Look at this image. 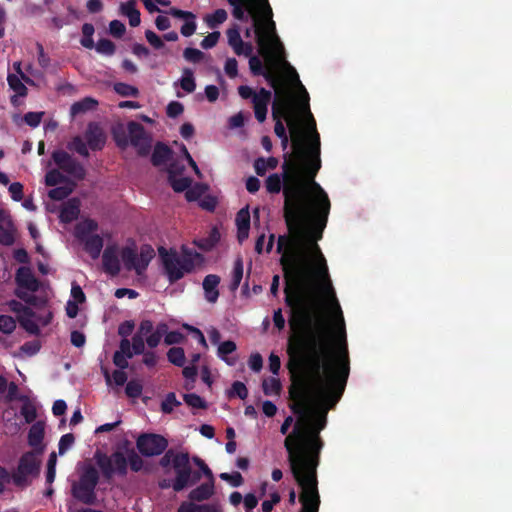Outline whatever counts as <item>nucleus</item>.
Masks as SVG:
<instances>
[{
	"instance_id": "ea45409f",
	"label": "nucleus",
	"mask_w": 512,
	"mask_h": 512,
	"mask_svg": "<svg viewBox=\"0 0 512 512\" xmlns=\"http://www.w3.org/2000/svg\"><path fill=\"white\" fill-rule=\"evenodd\" d=\"M263 392L265 395H278L281 391V382L279 379L271 377L263 380Z\"/></svg>"
},
{
	"instance_id": "13d9d810",
	"label": "nucleus",
	"mask_w": 512,
	"mask_h": 512,
	"mask_svg": "<svg viewBox=\"0 0 512 512\" xmlns=\"http://www.w3.org/2000/svg\"><path fill=\"white\" fill-rule=\"evenodd\" d=\"M184 58L192 63H198L203 60L204 53L199 49L188 47L183 52Z\"/></svg>"
},
{
	"instance_id": "e433bc0d",
	"label": "nucleus",
	"mask_w": 512,
	"mask_h": 512,
	"mask_svg": "<svg viewBox=\"0 0 512 512\" xmlns=\"http://www.w3.org/2000/svg\"><path fill=\"white\" fill-rule=\"evenodd\" d=\"M227 12L224 9H217L212 14H209L205 17V22L207 25L214 29L218 25L222 24L227 19Z\"/></svg>"
},
{
	"instance_id": "0eeeda50",
	"label": "nucleus",
	"mask_w": 512,
	"mask_h": 512,
	"mask_svg": "<svg viewBox=\"0 0 512 512\" xmlns=\"http://www.w3.org/2000/svg\"><path fill=\"white\" fill-rule=\"evenodd\" d=\"M39 472L40 460L34 452H26L20 457L17 470L12 475L5 467L0 466V494L4 492L6 484L11 480L17 487H24L28 484L27 477H36Z\"/></svg>"
},
{
	"instance_id": "5fc2aeb1",
	"label": "nucleus",
	"mask_w": 512,
	"mask_h": 512,
	"mask_svg": "<svg viewBox=\"0 0 512 512\" xmlns=\"http://www.w3.org/2000/svg\"><path fill=\"white\" fill-rule=\"evenodd\" d=\"M41 349V343L39 340H32V341H27L25 342L21 347H20V352H22L24 355L26 356H34L35 354H37Z\"/></svg>"
},
{
	"instance_id": "f03ea898",
	"label": "nucleus",
	"mask_w": 512,
	"mask_h": 512,
	"mask_svg": "<svg viewBox=\"0 0 512 512\" xmlns=\"http://www.w3.org/2000/svg\"><path fill=\"white\" fill-rule=\"evenodd\" d=\"M309 116L312 137L308 150L283 155V210L289 234L278 237L276 249L285 271V304L294 318L303 320L308 319L309 306H315L312 288L325 293L334 306L337 299L327 261L318 245L331 204L327 193L315 181L321 168V143L311 112Z\"/></svg>"
},
{
	"instance_id": "c03bdc74",
	"label": "nucleus",
	"mask_w": 512,
	"mask_h": 512,
	"mask_svg": "<svg viewBox=\"0 0 512 512\" xmlns=\"http://www.w3.org/2000/svg\"><path fill=\"white\" fill-rule=\"evenodd\" d=\"M94 47L98 53L107 56H112L116 51L115 44L111 40L106 38L98 40L97 44Z\"/></svg>"
},
{
	"instance_id": "a18cd8bd",
	"label": "nucleus",
	"mask_w": 512,
	"mask_h": 512,
	"mask_svg": "<svg viewBox=\"0 0 512 512\" xmlns=\"http://www.w3.org/2000/svg\"><path fill=\"white\" fill-rule=\"evenodd\" d=\"M34 316L28 315H19L18 321L20 325L30 334L38 335L40 333V329L38 325L32 320Z\"/></svg>"
},
{
	"instance_id": "a19ab883",
	"label": "nucleus",
	"mask_w": 512,
	"mask_h": 512,
	"mask_svg": "<svg viewBox=\"0 0 512 512\" xmlns=\"http://www.w3.org/2000/svg\"><path fill=\"white\" fill-rule=\"evenodd\" d=\"M94 26L91 23H85L82 26V34L83 37L80 40V43L83 47L87 49L94 48L95 44L93 41V34H94Z\"/></svg>"
},
{
	"instance_id": "5701e85b",
	"label": "nucleus",
	"mask_w": 512,
	"mask_h": 512,
	"mask_svg": "<svg viewBox=\"0 0 512 512\" xmlns=\"http://www.w3.org/2000/svg\"><path fill=\"white\" fill-rule=\"evenodd\" d=\"M80 241L84 244L85 251L92 259H97L100 256L104 245L103 238L100 235L93 234Z\"/></svg>"
},
{
	"instance_id": "9d476101",
	"label": "nucleus",
	"mask_w": 512,
	"mask_h": 512,
	"mask_svg": "<svg viewBox=\"0 0 512 512\" xmlns=\"http://www.w3.org/2000/svg\"><path fill=\"white\" fill-rule=\"evenodd\" d=\"M172 467L176 475L172 480V489L175 492L196 484L201 478L200 472L192 470L188 453H177L172 459Z\"/></svg>"
},
{
	"instance_id": "72a5a7b5",
	"label": "nucleus",
	"mask_w": 512,
	"mask_h": 512,
	"mask_svg": "<svg viewBox=\"0 0 512 512\" xmlns=\"http://www.w3.org/2000/svg\"><path fill=\"white\" fill-rule=\"evenodd\" d=\"M7 82L9 87L16 93L17 96L25 97L28 93V89L23 83L21 77L16 74H8Z\"/></svg>"
},
{
	"instance_id": "6e6552de",
	"label": "nucleus",
	"mask_w": 512,
	"mask_h": 512,
	"mask_svg": "<svg viewBox=\"0 0 512 512\" xmlns=\"http://www.w3.org/2000/svg\"><path fill=\"white\" fill-rule=\"evenodd\" d=\"M99 483L98 470L93 465H86L79 477L71 487L72 496L86 505H94L97 501L96 487Z\"/></svg>"
},
{
	"instance_id": "4c0bfd02",
	"label": "nucleus",
	"mask_w": 512,
	"mask_h": 512,
	"mask_svg": "<svg viewBox=\"0 0 512 512\" xmlns=\"http://www.w3.org/2000/svg\"><path fill=\"white\" fill-rule=\"evenodd\" d=\"M167 358L175 366L183 367L185 364V352L181 347H172L167 352Z\"/></svg>"
},
{
	"instance_id": "bf43d9fd",
	"label": "nucleus",
	"mask_w": 512,
	"mask_h": 512,
	"mask_svg": "<svg viewBox=\"0 0 512 512\" xmlns=\"http://www.w3.org/2000/svg\"><path fill=\"white\" fill-rule=\"evenodd\" d=\"M14 241L15 237L13 230L0 224V244L10 246Z\"/></svg>"
},
{
	"instance_id": "dca6fc26",
	"label": "nucleus",
	"mask_w": 512,
	"mask_h": 512,
	"mask_svg": "<svg viewBox=\"0 0 512 512\" xmlns=\"http://www.w3.org/2000/svg\"><path fill=\"white\" fill-rule=\"evenodd\" d=\"M85 139L88 147L93 151L102 150L106 143V135L98 123L91 122L88 124Z\"/></svg>"
},
{
	"instance_id": "b1692460",
	"label": "nucleus",
	"mask_w": 512,
	"mask_h": 512,
	"mask_svg": "<svg viewBox=\"0 0 512 512\" xmlns=\"http://www.w3.org/2000/svg\"><path fill=\"white\" fill-rule=\"evenodd\" d=\"M214 493V479H209L208 482L202 483L189 493V498L192 501H204L209 499Z\"/></svg>"
},
{
	"instance_id": "393cba45",
	"label": "nucleus",
	"mask_w": 512,
	"mask_h": 512,
	"mask_svg": "<svg viewBox=\"0 0 512 512\" xmlns=\"http://www.w3.org/2000/svg\"><path fill=\"white\" fill-rule=\"evenodd\" d=\"M172 150L164 143H156L151 155V162L154 166L158 167L165 164L171 157Z\"/></svg>"
},
{
	"instance_id": "09e8293b",
	"label": "nucleus",
	"mask_w": 512,
	"mask_h": 512,
	"mask_svg": "<svg viewBox=\"0 0 512 512\" xmlns=\"http://www.w3.org/2000/svg\"><path fill=\"white\" fill-rule=\"evenodd\" d=\"M9 309L16 313L18 316L19 315H28V316H34L35 313L34 311L23 305L20 301H17V300H10L8 303H7Z\"/></svg>"
},
{
	"instance_id": "ddd939ff",
	"label": "nucleus",
	"mask_w": 512,
	"mask_h": 512,
	"mask_svg": "<svg viewBox=\"0 0 512 512\" xmlns=\"http://www.w3.org/2000/svg\"><path fill=\"white\" fill-rule=\"evenodd\" d=\"M54 163L76 180H84L86 170L84 166L64 150H55L51 155Z\"/></svg>"
},
{
	"instance_id": "c756f323",
	"label": "nucleus",
	"mask_w": 512,
	"mask_h": 512,
	"mask_svg": "<svg viewBox=\"0 0 512 512\" xmlns=\"http://www.w3.org/2000/svg\"><path fill=\"white\" fill-rule=\"evenodd\" d=\"M79 212L78 201L76 199H71L61 209L60 217L62 221L70 222L78 217Z\"/></svg>"
},
{
	"instance_id": "1a4fd4ad",
	"label": "nucleus",
	"mask_w": 512,
	"mask_h": 512,
	"mask_svg": "<svg viewBox=\"0 0 512 512\" xmlns=\"http://www.w3.org/2000/svg\"><path fill=\"white\" fill-rule=\"evenodd\" d=\"M128 136L115 135V142L118 147L124 149L130 143L137 151L139 156H147L152 148V138L146 132L144 126L136 121H130L127 125Z\"/></svg>"
},
{
	"instance_id": "052dcab7",
	"label": "nucleus",
	"mask_w": 512,
	"mask_h": 512,
	"mask_svg": "<svg viewBox=\"0 0 512 512\" xmlns=\"http://www.w3.org/2000/svg\"><path fill=\"white\" fill-rule=\"evenodd\" d=\"M220 478L224 481L229 482L233 487L241 486L244 481L242 475L237 471L232 473H221Z\"/></svg>"
},
{
	"instance_id": "2f4dec72",
	"label": "nucleus",
	"mask_w": 512,
	"mask_h": 512,
	"mask_svg": "<svg viewBox=\"0 0 512 512\" xmlns=\"http://www.w3.org/2000/svg\"><path fill=\"white\" fill-rule=\"evenodd\" d=\"M243 278V260L238 256L234 261V267L232 271V279L230 283V290L235 291L238 289L241 280Z\"/></svg>"
},
{
	"instance_id": "49530a36",
	"label": "nucleus",
	"mask_w": 512,
	"mask_h": 512,
	"mask_svg": "<svg viewBox=\"0 0 512 512\" xmlns=\"http://www.w3.org/2000/svg\"><path fill=\"white\" fill-rule=\"evenodd\" d=\"M65 181L67 178L58 169H52L45 175V184L49 187H54Z\"/></svg>"
},
{
	"instance_id": "69168bd1",
	"label": "nucleus",
	"mask_w": 512,
	"mask_h": 512,
	"mask_svg": "<svg viewBox=\"0 0 512 512\" xmlns=\"http://www.w3.org/2000/svg\"><path fill=\"white\" fill-rule=\"evenodd\" d=\"M109 31L113 37L121 38L126 31V27L121 21L112 20L109 23Z\"/></svg>"
},
{
	"instance_id": "473e14b6",
	"label": "nucleus",
	"mask_w": 512,
	"mask_h": 512,
	"mask_svg": "<svg viewBox=\"0 0 512 512\" xmlns=\"http://www.w3.org/2000/svg\"><path fill=\"white\" fill-rule=\"evenodd\" d=\"M155 255V252L153 248L149 245H144L141 247L140 254H138V261H139V270L141 271V274L143 275L150 263V261L153 259Z\"/></svg>"
},
{
	"instance_id": "6e6d98bb",
	"label": "nucleus",
	"mask_w": 512,
	"mask_h": 512,
	"mask_svg": "<svg viewBox=\"0 0 512 512\" xmlns=\"http://www.w3.org/2000/svg\"><path fill=\"white\" fill-rule=\"evenodd\" d=\"M237 396L241 400H244L248 396V390L245 384L241 381H235L229 391V397Z\"/></svg>"
},
{
	"instance_id": "de8ad7c7",
	"label": "nucleus",
	"mask_w": 512,
	"mask_h": 512,
	"mask_svg": "<svg viewBox=\"0 0 512 512\" xmlns=\"http://www.w3.org/2000/svg\"><path fill=\"white\" fill-rule=\"evenodd\" d=\"M183 399H184L185 403L192 408H196V409H206L207 408V404H206L205 400L195 393L184 394Z\"/></svg>"
},
{
	"instance_id": "4d7b16f0",
	"label": "nucleus",
	"mask_w": 512,
	"mask_h": 512,
	"mask_svg": "<svg viewBox=\"0 0 512 512\" xmlns=\"http://www.w3.org/2000/svg\"><path fill=\"white\" fill-rule=\"evenodd\" d=\"M16 328V322L13 317L0 315V331L4 334H11Z\"/></svg>"
},
{
	"instance_id": "f704fd0d",
	"label": "nucleus",
	"mask_w": 512,
	"mask_h": 512,
	"mask_svg": "<svg viewBox=\"0 0 512 512\" xmlns=\"http://www.w3.org/2000/svg\"><path fill=\"white\" fill-rule=\"evenodd\" d=\"M266 189L269 193L277 194L281 191L282 186L284 187V179L283 174L279 175L277 173L271 174L265 181Z\"/></svg>"
},
{
	"instance_id": "603ef678",
	"label": "nucleus",
	"mask_w": 512,
	"mask_h": 512,
	"mask_svg": "<svg viewBox=\"0 0 512 512\" xmlns=\"http://www.w3.org/2000/svg\"><path fill=\"white\" fill-rule=\"evenodd\" d=\"M236 348L237 347L234 341L227 340L219 344L217 354L221 359L229 363L226 356L233 353Z\"/></svg>"
},
{
	"instance_id": "2eb2a0df",
	"label": "nucleus",
	"mask_w": 512,
	"mask_h": 512,
	"mask_svg": "<svg viewBox=\"0 0 512 512\" xmlns=\"http://www.w3.org/2000/svg\"><path fill=\"white\" fill-rule=\"evenodd\" d=\"M103 270L112 277L117 276L121 271L120 260L118 256V247L108 245L102 254Z\"/></svg>"
},
{
	"instance_id": "9b49d317",
	"label": "nucleus",
	"mask_w": 512,
	"mask_h": 512,
	"mask_svg": "<svg viewBox=\"0 0 512 512\" xmlns=\"http://www.w3.org/2000/svg\"><path fill=\"white\" fill-rule=\"evenodd\" d=\"M233 6L232 14L240 21H247L248 12L254 19L255 32L258 27L268 23V16L265 13V0H227Z\"/></svg>"
},
{
	"instance_id": "0e129e2a",
	"label": "nucleus",
	"mask_w": 512,
	"mask_h": 512,
	"mask_svg": "<svg viewBox=\"0 0 512 512\" xmlns=\"http://www.w3.org/2000/svg\"><path fill=\"white\" fill-rule=\"evenodd\" d=\"M184 111V106L178 101H171L166 108V114L170 118H176Z\"/></svg>"
},
{
	"instance_id": "7ed1b4c3",
	"label": "nucleus",
	"mask_w": 512,
	"mask_h": 512,
	"mask_svg": "<svg viewBox=\"0 0 512 512\" xmlns=\"http://www.w3.org/2000/svg\"><path fill=\"white\" fill-rule=\"evenodd\" d=\"M265 4V13L269 18L268 23L257 28L256 38L259 52L265 58L266 63L264 64L258 56H250V71L254 76H263L267 83L274 89L275 95H277V91H289V89L284 86L282 79L277 73L278 65L282 64L290 73L291 80L295 82L298 90L302 92L304 108L309 113L311 112L309 94L301 83L294 67L285 60L284 46L277 35L276 24L272 19V8L267 0H265Z\"/></svg>"
},
{
	"instance_id": "aec40b11",
	"label": "nucleus",
	"mask_w": 512,
	"mask_h": 512,
	"mask_svg": "<svg viewBox=\"0 0 512 512\" xmlns=\"http://www.w3.org/2000/svg\"><path fill=\"white\" fill-rule=\"evenodd\" d=\"M121 259L123 261L124 267L127 271H135L137 275L141 276V271L139 270V261H138V253L135 247L126 246L123 247L120 252Z\"/></svg>"
},
{
	"instance_id": "e2e57ef3",
	"label": "nucleus",
	"mask_w": 512,
	"mask_h": 512,
	"mask_svg": "<svg viewBox=\"0 0 512 512\" xmlns=\"http://www.w3.org/2000/svg\"><path fill=\"white\" fill-rule=\"evenodd\" d=\"M14 294L17 298L24 301L28 305L36 306L38 302V297L28 293V291H24L22 289H15Z\"/></svg>"
},
{
	"instance_id": "8fccbe9b",
	"label": "nucleus",
	"mask_w": 512,
	"mask_h": 512,
	"mask_svg": "<svg viewBox=\"0 0 512 512\" xmlns=\"http://www.w3.org/2000/svg\"><path fill=\"white\" fill-rule=\"evenodd\" d=\"M114 90L123 97H137L139 94L136 87L126 83H116Z\"/></svg>"
},
{
	"instance_id": "bb28decb",
	"label": "nucleus",
	"mask_w": 512,
	"mask_h": 512,
	"mask_svg": "<svg viewBox=\"0 0 512 512\" xmlns=\"http://www.w3.org/2000/svg\"><path fill=\"white\" fill-rule=\"evenodd\" d=\"M18 400L22 402L20 413L24 417L25 421L27 423L34 422L37 417V410L35 404L28 396L25 395L19 396Z\"/></svg>"
},
{
	"instance_id": "f257e3e1",
	"label": "nucleus",
	"mask_w": 512,
	"mask_h": 512,
	"mask_svg": "<svg viewBox=\"0 0 512 512\" xmlns=\"http://www.w3.org/2000/svg\"><path fill=\"white\" fill-rule=\"evenodd\" d=\"M337 327L332 330L322 318L314 317V306L308 308V319L293 317V331L288 339L287 369L291 376L289 405L298 416L292 432L284 440L288 463L297 484L302 488L301 512H318L317 468L324 442L320 432L326 427L327 412L344 394L350 374V358L343 313L335 299Z\"/></svg>"
},
{
	"instance_id": "4be33fe9",
	"label": "nucleus",
	"mask_w": 512,
	"mask_h": 512,
	"mask_svg": "<svg viewBox=\"0 0 512 512\" xmlns=\"http://www.w3.org/2000/svg\"><path fill=\"white\" fill-rule=\"evenodd\" d=\"M220 283V277L215 274L207 275L203 280V289L205 292V298L210 303H215L219 297V291L217 289Z\"/></svg>"
},
{
	"instance_id": "864d4df0",
	"label": "nucleus",
	"mask_w": 512,
	"mask_h": 512,
	"mask_svg": "<svg viewBox=\"0 0 512 512\" xmlns=\"http://www.w3.org/2000/svg\"><path fill=\"white\" fill-rule=\"evenodd\" d=\"M143 386L139 381L130 380L125 387V393L130 398H138L141 396Z\"/></svg>"
},
{
	"instance_id": "c9c22d12",
	"label": "nucleus",
	"mask_w": 512,
	"mask_h": 512,
	"mask_svg": "<svg viewBox=\"0 0 512 512\" xmlns=\"http://www.w3.org/2000/svg\"><path fill=\"white\" fill-rule=\"evenodd\" d=\"M69 150L75 151L84 158L89 157L88 144L80 136H75L67 145Z\"/></svg>"
},
{
	"instance_id": "423d86ee",
	"label": "nucleus",
	"mask_w": 512,
	"mask_h": 512,
	"mask_svg": "<svg viewBox=\"0 0 512 512\" xmlns=\"http://www.w3.org/2000/svg\"><path fill=\"white\" fill-rule=\"evenodd\" d=\"M158 254L163 266L164 272L171 284L182 279L185 274L191 273L195 268V260L202 261L203 257L198 252H192L189 249L183 250V255L171 248H158Z\"/></svg>"
},
{
	"instance_id": "7c9ffc66",
	"label": "nucleus",
	"mask_w": 512,
	"mask_h": 512,
	"mask_svg": "<svg viewBox=\"0 0 512 512\" xmlns=\"http://www.w3.org/2000/svg\"><path fill=\"white\" fill-rule=\"evenodd\" d=\"M278 166V159L269 157L268 159L258 158L255 160L254 168L259 176L265 175L268 169H275Z\"/></svg>"
},
{
	"instance_id": "79ce46f5",
	"label": "nucleus",
	"mask_w": 512,
	"mask_h": 512,
	"mask_svg": "<svg viewBox=\"0 0 512 512\" xmlns=\"http://www.w3.org/2000/svg\"><path fill=\"white\" fill-rule=\"evenodd\" d=\"M180 86L187 93H192L196 89L193 72L190 69H184L183 76L180 80Z\"/></svg>"
},
{
	"instance_id": "412c9836",
	"label": "nucleus",
	"mask_w": 512,
	"mask_h": 512,
	"mask_svg": "<svg viewBox=\"0 0 512 512\" xmlns=\"http://www.w3.org/2000/svg\"><path fill=\"white\" fill-rule=\"evenodd\" d=\"M168 183L172 189L177 192H186L190 187L192 180L189 177H177V170L174 164H171L168 168Z\"/></svg>"
},
{
	"instance_id": "39448f33",
	"label": "nucleus",
	"mask_w": 512,
	"mask_h": 512,
	"mask_svg": "<svg viewBox=\"0 0 512 512\" xmlns=\"http://www.w3.org/2000/svg\"><path fill=\"white\" fill-rule=\"evenodd\" d=\"M129 445L130 443L125 441L122 447H118L110 455L100 450L95 452V462L106 480L112 479L114 475L125 477L128 473V466L133 472L142 470L144 466L143 459Z\"/></svg>"
},
{
	"instance_id": "58836bf2",
	"label": "nucleus",
	"mask_w": 512,
	"mask_h": 512,
	"mask_svg": "<svg viewBox=\"0 0 512 512\" xmlns=\"http://www.w3.org/2000/svg\"><path fill=\"white\" fill-rule=\"evenodd\" d=\"M227 38L228 44L232 47L235 54L240 56L239 48L243 47V40L241 38L240 32L237 28H230L227 30Z\"/></svg>"
},
{
	"instance_id": "a878e982",
	"label": "nucleus",
	"mask_w": 512,
	"mask_h": 512,
	"mask_svg": "<svg viewBox=\"0 0 512 512\" xmlns=\"http://www.w3.org/2000/svg\"><path fill=\"white\" fill-rule=\"evenodd\" d=\"M98 106V101L92 97H85L80 101L72 104L70 108L71 116L75 117L80 114H84L88 111L95 110Z\"/></svg>"
},
{
	"instance_id": "4468645a",
	"label": "nucleus",
	"mask_w": 512,
	"mask_h": 512,
	"mask_svg": "<svg viewBox=\"0 0 512 512\" xmlns=\"http://www.w3.org/2000/svg\"><path fill=\"white\" fill-rule=\"evenodd\" d=\"M16 289H22L35 293L40 288V281L35 277L32 270L28 266H21L15 274Z\"/></svg>"
},
{
	"instance_id": "cd10ccee",
	"label": "nucleus",
	"mask_w": 512,
	"mask_h": 512,
	"mask_svg": "<svg viewBox=\"0 0 512 512\" xmlns=\"http://www.w3.org/2000/svg\"><path fill=\"white\" fill-rule=\"evenodd\" d=\"M44 439V428L40 423L33 424L28 432V443L34 448H39V453L43 451L42 442Z\"/></svg>"
},
{
	"instance_id": "f3484780",
	"label": "nucleus",
	"mask_w": 512,
	"mask_h": 512,
	"mask_svg": "<svg viewBox=\"0 0 512 512\" xmlns=\"http://www.w3.org/2000/svg\"><path fill=\"white\" fill-rule=\"evenodd\" d=\"M272 93L271 91L261 88L257 95H254L253 98V108L255 117L259 122H264L267 116V107L271 100Z\"/></svg>"
},
{
	"instance_id": "a211bd4d",
	"label": "nucleus",
	"mask_w": 512,
	"mask_h": 512,
	"mask_svg": "<svg viewBox=\"0 0 512 512\" xmlns=\"http://www.w3.org/2000/svg\"><path fill=\"white\" fill-rule=\"evenodd\" d=\"M170 14L173 17L184 19L186 22L181 26L180 32L185 37H190L196 31L197 24L195 22L196 16L190 11H184L177 8H171Z\"/></svg>"
},
{
	"instance_id": "6ab92c4d",
	"label": "nucleus",
	"mask_w": 512,
	"mask_h": 512,
	"mask_svg": "<svg viewBox=\"0 0 512 512\" xmlns=\"http://www.w3.org/2000/svg\"><path fill=\"white\" fill-rule=\"evenodd\" d=\"M235 222L237 226V239L242 243L249 236L251 217L248 206L238 211Z\"/></svg>"
},
{
	"instance_id": "680f3d73",
	"label": "nucleus",
	"mask_w": 512,
	"mask_h": 512,
	"mask_svg": "<svg viewBox=\"0 0 512 512\" xmlns=\"http://www.w3.org/2000/svg\"><path fill=\"white\" fill-rule=\"evenodd\" d=\"M75 437L72 433L64 434L58 443L59 454L63 455L74 443Z\"/></svg>"
},
{
	"instance_id": "20e7f679",
	"label": "nucleus",
	"mask_w": 512,
	"mask_h": 512,
	"mask_svg": "<svg viewBox=\"0 0 512 512\" xmlns=\"http://www.w3.org/2000/svg\"><path fill=\"white\" fill-rule=\"evenodd\" d=\"M300 93L299 109L307 114L309 135L305 133L302 127L295 119L296 102L292 92L277 91L272 104V117L275 121L274 132L277 137L281 138L287 136L283 120L286 121L290 131L292 148L291 153H297L298 150L307 151L312 137V129L310 125V116L308 111L304 108V98L302 92Z\"/></svg>"
},
{
	"instance_id": "c85d7f7f",
	"label": "nucleus",
	"mask_w": 512,
	"mask_h": 512,
	"mask_svg": "<svg viewBox=\"0 0 512 512\" xmlns=\"http://www.w3.org/2000/svg\"><path fill=\"white\" fill-rule=\"evenodd\" d=\"M98 228V224L93 219H86L83 222L79 223L75 228V235L79 240H83L89 236H91L92 232L96 231Z\"/></svg>"
},
{
	"instance_id": "338daca9",
	"label": "nucleus",
	"mask_w": 512,
	"mask_h": 512,
	"mask_svg": "<svg viewBox=\"0 0 512 512\" xmlns=\"http://www.w3.org/2000/svg\"><path fill=\"white\" fill-rule=\"evenodd\" d=\"M145 37L148 43L155 49H162L165 45L163 40L152 30H146Z\"/></svg>"
},
{
	"instance_id": "3c124183",
	"label": "nucleus",
	"mask_w": 512,
	"mask_h": 512,
	"mask_svg": "<svg viewBox=\"0 0 512 512\" xmlns=\"http://www.w3.org/2000/svg\"><path fill=\"white\" fill-rule=\"evenodd\" d=\"M181 405V402L177 400L174 392H169L164 401L161 403V410L165 414H169L173 411L174 406Z\"/></svg>"
},
{
	"instance_id": "774afa93",
	"label": "nucleus",
	"mask_w": 512,
	"mask_h": 512,
	"mask_svg": "<svg viewBox=\"0 0 512 512\" xmlns=\"http://www.w3.org/2000/svg\"><path fill=\"white\" fill-rule=\"evenodd\" d=\"M44 112H28L24 115V121L30 127H37L41 123Z\"/></svg>"
},
{
	"instance_id": "f8f14e48",
	"label": "nucleus",
	"mask_w": 512,
	"mask_h": 512,
	"mask_svg": "<svg viewBox=\"0 0 512 512\" xmlns=\"http://www.w3.org/2000/svg\"><path fill=\"white\" fill-rule=\"evenodd\" d=\"M139 453L145 457L161 455L168 447L167 439L155 433H142L136 440Z\"/></svg>"
},
{
	"instance_id": "37998d69",
	"label": "nucleus",
	"mask_w": 512,
	"mask_h": 512,
	"mask_svg": "<svg viewBox=\"0 0 512 512\" xmlns=\"http://www.w3.org/2000/svg\"><path fill=\"white\" fill-rule=\"evenodd\" d=\"M73 192V187L69 185L58 186L51 189L48 192V196L50 199L55 201H61L67 198Z\"/></svg>"
}]
</instances>
